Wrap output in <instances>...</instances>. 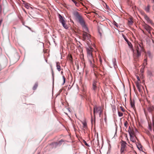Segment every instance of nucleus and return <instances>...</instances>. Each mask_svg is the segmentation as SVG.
Returning <instances> with one entry per match:
<instances>
[{
  "label": "nucleus",
  "instance_id": "obj_1",
  "mask_svg": "<svg viewBox=\"0 0 154 154\" xmlns=\"http://www.w3.org/2000/svg\"><path fill=\"white\" fill-rule=\"evenodd\" d=\"M136 48L137 51L136 53H134V57L137 60L139 57L141 55L140 51H144V48L143 47L142 44H137L136 45Z\"/></svg>",
  "mask_w": 154,
  "mask_h": 154
},
{
  "label": "nucleus",
  "instance_id": "obj_2",
  "mask_svg": "<svg viewBox=\"0 0 154 154\" xmlns=\"http://www.w3.org/2000/svg\"><path fill=\"white\" fill-rule=\"evenodd\" d=\"M121 153L122 154H125L126 152H129L128 147L126 146L127 143L123 140L121 141Z\"/></svg>",
  "mask_w": 154,
  "mask_h": 154
},
{
  "label": "nucleus",
  "instance_id": "obj_3",
  "mask_svg": "<svg viewBox=\"0 0 154 154\" xmlns=\"http://www.w3.org/2000/svg\"><path fill=\"white\" fill-rule=\"evenodd\" d=\"M93 48L91 47L87 48L88 57L91 63H92V60L94 61L92 52Z\"/></svg>",
  "mask_w": 154,
  "mask_h": 154
},
{
  "label": "nucleus",
  "instance_id": "obj_4",
  "mask_svg": "<svg viewBox=\"0 0 154 154\" xmlns=\"http://www.w3.org/2000/svg\"><path fill=\"white\" fill-rule=\"evenodd\" d=\"M59 20L65 29H68L70 26L69 22H68L66 20Z\"/></svg>",
  "mask_w": 154,
  "mask_h": 154
},
{
  "label": "nucleus",
  "instance_id": "obj_5",
  "mask_svg": "<svg viewBox=\"0 0 154 154\" xmlns=\"http://www.w3.org/2000/svg\"><path fill=\"white\" fill-rule=\"evenodd\" d=\"M82 36L83 40L85 41L87 40H89L90 38L91 35L90 34L87 33V32H83Z\"/></svg>",
  "mask_w": 154,
  "mask_h": 154
},
{
  "label": "nucleus",
  "instance_id": "obj_6",
  "mask_svg": "<svg viewBox=\"0 0 154 154\" xmlns=\"http://www.w3.org/2000/svg\"><path fill=\"white\" fill-rule=\"evenodd\" d=\"M73 14L75 18L77 19H82V18L81 15L77 11H74Z\"/></svg>",
  "mask_w": 154,
  "mask_h": 154
},
{
  "label": "nucleus",
  "instance_id": "obj_7",
  "mask_svg": "<svg viewBox=\"0 0 154 154\" xmlns=\"http://www.w3.org/2000/svg\"><path fill=\"white\" fill-rule=\"evenodd\" d=\"M93 109V113L94 116L95 113L99 112L101 110V108L97 106H94Z\"/></svg>",
  "mask_w": 154,
  "mask_h": 154
},
{
  "label": "nucleus",
  "instance_id": "obj_8",
  "mask_svg": "<svg viewBox=\"0 0 154 154\" xmlns=\"http://www.w3.org/2000/svg\"><path fill=\"white\" fill-rule=\"evenodd\" d=\"M7 63V59L5 57L3 58H0V64H6Z\"/></svg>",
  "mask_w": 154,
  "mask_h": 154
},
{
  "label": "nucleus",
  "instance_id": "obj_9",
  "mask_svg": "<svg viewBox=\"0 0 154 154\" xmlns=\"http://www.w3.org/2000/svg\"><path fill=\"white\" fill-rule=\"evenodd\" d=\"M154 110V107L153 106H150L148 108V111L151 113H152Z\"/></svg>",
  "mask_w": 154,
  "mask_h": 154
},
{
  "label": "nucleus",
  "instance_id": "obj_10",
  "mask_svg": "<svg viewBox=\"0 0 154 154\" xmlns=\"http://www.w3.org/2000/svg\"><path fill=\"white\" fill-rule=\"evenodd\" d=\"M136 85L138 91L140 92L141 90V85L138 82H137L136 83Z\"/></svg>",
  "mask_w": 154,
  "mask_h": 154
},
{
  "label": "nucleus",
  "instance_id": "obj_11",
  "mask_svg": "<svg viewBox=\"0 0 154 154\" xmlns=\"http://www.w3.org/2000/svg\"><path fill=\"white\" fill-rule=\"evenodd\" d=\"M97 82L96 81H94L93 84V88L94 91H95L97 88Z\"/></svg>",
  "mask_w": 154,
  "mask_h": 154
},
{
  "label": "nucleus",
  "instance_id": "obj_12",
  "mask_svg": "<svg viewBox=\"0 0 154 154\" xmlns=\"http://www.w3.org/2000/svg\"><path fill=\"white\" fill-rule=\"evenodd\" d=\"M79 22L82 26L85 25L84 20H79Z\"/></svg>",
  "mask_w": 154,
  "mask_h": 154
},
{
  "label": "nucleus",
  "instance_id": "obj_13",
  "mask_svg": "<svg viewBox=\"0 0 154 154\" xmlns=\"http://www.w3.org/2000/svg\"><path fill=\"white\" fill-rule=\"evenodd\" d=\"M56 66L57 69L59 71H60L61 70L60 66V63L59 62H57L56 63Z\"/></svg>",
  "mask_w": 154,
  "mask_h": 154
},
{
  "label": "nucleus",
  "instance_id": "obj_14",
  "mask_svg": "<svg viewBox=\"0 0 154 154\" xmlns=\"http://www.w3.org/2000/svg\"><path fill=\"white\" fill-rule=\"evenodd\" d=\"M82 123L83 125V128L85 129H86L87 128V125L86 122H82Z\"/></svg>",
  "mask_w": 154,
  "mask_h": 154
},
{
  "label": "nucleus",
  "instance_id": "obj_15",
  "mask_svg": "<svg viewBox=\"0 0 154 154\" xmlns=\"http://www.w3.org/2000/svg\"><path fill=\"white\" fill-rule=\"evenodd\" d=\"M82 27L84 32H86L88 31V29L86 25L82 26Z\"/></svg>",
  "mask_w": 154,
  "mask_h": 154
},
{
  "label": "nucleus",
  "instance_id": "obj_16",
  "mask_svg": "<svg viewBox=\"0 0 154 154\" xmlns=\"http://www.w3.org/2000/svg\"><path fill=\"white\" fill-rule=\"evenodd\" d=\"M147 59L146 58L143 60V66L145 67L147 65Z\"/></svg>",
  "mask_w": 154,
  "mask_h": 154
},
{
  "label": "nucleus",
  "instance_id": "obj_17",
  "mask_svg": "<svg viewBox=\"0 0 154 154\" xmlns=\"http://www.w3.org/2000/svg\"><path fill=\"white\" fill-rule=\"evenodd\" d=\"M134 137L135 136H131V137H130L131 140L134 143L136 141V140H135V139L134 138V137L135 138L136 137Z\"/></svg>",
  "mask_w": 154,
  "mask_h": 154
},
{
  "label": "nucleus",
  "instance_id": "obj_18",
  "mask_svg": "<svg viewBox=\"0 0 154 154\" xmlns=\"http://www.w3.org/2000/svg\"><path fill=\"white\" fill-rule=\"evenodd\" d=\"M145 29L149 32L150 31L151 27L148 26H146L145 27Z\"/></svg>",
  "mask_w": 154,
  "mask_h": 154
},
{
  "label": "nucleus",
  "instance_id": "obj_19",
  "mask_svg": "<svg viewBox=\"0 0 154 154\" xmlns=\"http://www.w3.org/2000/svg\"><path fill=\"white\" fill-rule=\"evenodd\" d=\"M129 132L130 137H131V136H135L134 135V132L133 131H129Z\"/></svg>",
  "mask_w": 154,
  "mask_h": 154
},
{
  "label": "nucleus",
  "instance_id": "obj_20",
  "mask_svg": "<svg viewBox=\"0 0 154 154\" xmlns=\"http://www.w3.org/2000/svg\"><path fill=\"white\" fill-rule=\"evenodd\" d=\"M133 21L132 20H128V23L129 25H131L132 24Z\"/></svg>",
  "mask_w": 154,
  "mask_h": 154
},
{
  "label": "nucleus",
  "instance_id": "obj_21",
  "mask_svg": "<svg viewBox=\"0 0 154 154\" xmlns=\"http://www.w3.org/2000/svg\"><path fill=\"white\" fill-rule=\"evenodd\" d=\"M130 103L131 107H132L133 108H134L135 107L134 102H133L132 101H131Z\"/></svg>",
  "mask_w": 154,
  "mask_h": 154
},
{
  "label": "nucleus",
  "instance_id": "obj_22",
  "mask_svg": "<svg viewBox=\"0 0 154 154\" xmlns=\"http://www.w3.org/2000/svg\"><path fill=\"white\" fill-rule=\"evenodd\" d=\"M145 10L147 12H149V6L148 5L145 8Z\"/></svg>",
  "mask_w": 154,
  "mask_h": 154
},
{
  "label": "nucleus",
  "instance_id": "obj_23",
  "mask_svg": "<svg viewBox=\"0 0 154 154\" xmlns=\"http://www.w3.org/2000/svg\"><path fill=\"white\" fill-rule=\"evenodd\" d=\"M151 53L150 51H147L146 53V56H149V57H150L151 56Z\"/></svg>",
  "mask_w": 154,
  "mask_h": 154
},
{
  "label": "nucleus",
  "instance_id": "obj_24",
  "mask_svg": "<svg viewBox=\"0 0 154 154\" xmlns=\"http://www.w3.org/2000/svg\"><path fill=\"white\" fill-rule=\"evenodd\" d=\"M38 87V84H35L33 87V89L34 90H35Z\"/></svg>",
  "mask_w": 154,
  "mask_h": 154
},
{
  "label": "nucleus",
  "instance_id": "obj_25",
  "mask_svg": "<svg viewBox=\"0 0 154 154\" xmlns=\"http://www.w3.org/2000/svg\"><path fill=\"white\" fill-rule=\"evenodd\" d=\"M25 6L26 8H27L28 9H29L30 8H31L28 3L25 4Z\"/></svg>",
  "mask_w": 154,
  "mask_h": 154
},
{
  "label": "nucleus",
  "instance_id": "obj_26",
  "mask_svg": "<svg viewBox=\"0 0 154 154\" xmlns=\"http://www.w3.org/2000/svg\"><path fill=\"white\" fill-rule=\"evenodd\" d=\"M137 146L138 149L140 150H141L142 149V147L140 145H137Z\"/></svg>",
  "mask_w": 154,
  "mask_h": 154
},
{
  "label": "nucleus",
  "instance_id": "obj_27",
  "mask_svg": "<svg viewBox=\"0 0 154 154\" xmlns=\"http://www.w3.org/2000/svg\"><path fill=\"white\" fill-rule=\"evenodd\" d=\"M123 115V113L119 111H118V116L119 117H122Z\"/></svg>",
  "mask_w": 154,
  "mask_h": 154
},
{
  "label": "nucleus",
  "instance_id": "obj_28",
  "mask_svg": "<svg viewBox=\"0 0 154 154\" xmlns=\"http://www.w3.org/2000/svg\"><path fill=\"white\" fill-rule=\"evenodd\" d=\"M147 21L148 23H151L152 25H154V23H153L152 20H146Z\"/></svg>",
  "mask_w": 154,
  "mask_h": 154
},
{
  "label": "nucleus",
  "instance_id": "obj_29",
  "mask_svg": "<svg viewBox=\"0 0 154 154\" xmlns=\"http://www.w3.org/2000/svg\"><path fill=\"white\" fill-rule=\"evenodd\" d=\"M124 125L127 128L128 124L127 121H125L124 122Z\"/></svg>",
  "mask_w": 154,
  "mask_h": 154
},
{
  "label": "nucleus",
  "instance_id": "obj_30",
  "mask_svg": "<svg viewBox=\"0 0 154 154\" xmlns=\"http://www.w3.org/2000/svg\"><path fill=\"white\" fill-rule=\"evenodd\" d=\"M152 123L153 127V129H154V116L152 117Z\"/></svg>",
  "mask_w": 154,
  "mask_h": 154
},
{
  "label": "nucleus",
  "instance_id": "obj_31",
  "mask_svg": "<svg viewBox=\"0 0 154 154\" xmlns=\"http://www.w3.org/2000/svg\"><path fill=\"white\" fill-rule=\"evenodd\" d=\"M63 84H64L65 82L66 78L64 76H63Z\"/></svg>",
  "mask_w": 154,
  "mask_h": 154
},
{
  "label": "nucleus",
  "instance_id": "obj_32",
  "mask_svg": "<svg viewBox=\"0 0 154 154\" xmlns=\"http://www.w3.org/2000/svg\"><path fill=\"white\" fill-rule=\"evenodd\" d=\"M113 111H115L116 110V107L115 106H113L112 107Z\"/></svg>",
  "mask_w": 154,
  "mask_h": 154
},
{
  "label": "nucleus",
  "instance_id": "obj_33",
  "mask_svg": "<svg viewBox=\"0 0 154 154\" xmlns=\"http://www.w3.org/2000/svg\"><path fill=\"white\" fill-rule=\"evenodd\" d=\"M75 5L77 7H78L79 6V2H77L75 3Z\"/></svg>",
  "mask_w": 154,
  "mask_h": 154
},
{
  "label": "nucleus",
  "instance_id": "obj_34",
  "mask_svg": "<svg viewBox=\"0 0 154 154\" xmlns=\"http://www.w3.org/2000/svg\"><path fill=\"white\" fill-rule=\"evenodd\" d=\"M63 142V141L62 140H61L60 141H59V143H57V142H56V143H54L55 144H57V145H58L59 144V143H60L61 142Z\"/></svg>",
  "mask_w": 154,
  "mask_h": 154
},
{
  "label": "nucleus",
  "instance_id": "obj_35",
  "mask_svg": "<svg viewBox=\"0 0 154 154\" xmlns=\"http://www.w3.org/2000/svg\"><path fill=\"white\" fill-rule=\"evenodd\" d=\"M113 23L117 27L118 26L117 23L114 21V20H113Z\"/></svg>",
  "mask_w": 154,
  "mask_h": 154
},
{
  "label": "nucleus",
  "instance_id": "obj_36",
  "mask_svg": "<svg viewBox=\"0 0 154 154\" xmlns=\"http://www.w3.org/2000/svg\"><path fill=\"white\" fill-rule=\"evenodd\" d=\"M58 17H59V19H63L61 15H60V14H58Z\"/></svg>",
  "mask_w": 154,
  "mask_h": 154
},
{
  "label": "nucleus",
  "instance_id": "obj_37",
  "mask_svg": "<svg viewBox=\"0 0 154 154\" xmlns=\"http://www.w3.org/2000/svg\"><path fill=\"white\" fill-rule=\"evenodd\" d=\"M149 128L150 130H152V126L150 124H149Z\"/></svg>",
  "mask_w": 154,
  "mask_h": 154
},
{
  "label": "nucleus",
  "instance_id": "obj_38",
  "mask_svg": "<svg viewBox=\"0 0 154 154\" xmlns=\"http://www.w3.org/2000/svg\"><path fill=\"white\" fill-rule=\"evenodd\" d=\"M123 36H123L125 40V41L126 42H128V40L125 37V36L124 35H123Z\"/></svg>",
  "mask_w": 154,
  "mask_h": 154
},
{
  "label": "nucleus",
  "instance_id": "obj_39",
  "mask_svg": "<svg viewBox=\"0 0 154 154\" xmlns=\"http://www.w3.org/2000/svg\"><path fill=\"white\" fill-rule=\"evenodd\" d=\"M120 108L122 111L123 112L125 111V110L124 109V108L120 106Z\"/></svg>",
  "mask_w": 154,
  "mask_h": 154
},
{
  "label": "nucleus",
  "instance_id": "obj_40",
  "mask_svg": "<svg viewBox=\"0 0 154 154\" xmlns=\"http://www.w3.org/2000/svg\"><path fill=\"white\" fill-rule=\"evenodd\" d=\"M85 145H86V146H89V145L86 143V142L85 141L84 142Z\"/></svg>",
  "mask_w": 154,
  "mask_h": 154
},
{
  "label": "nucleus",
  "instance_id": "obj_41",
  "mask_svg": "<svg viewBox=\"0 0 154 154\" xmlns=\"http://www.w3.org/2000/svg\"><path fill=\"white\" fill-rule=\"evenodd\" d=\"M72 56H70V57H69V60L70 61H72Z\"/></svg>",
  "mask_w": 154,
  "mask_h": 154
},
{
  "label": "nucleus",
  "instance_id": "obj_42",
  "mask_svg": "<svg viewBox=\"0 0 154 154\" xmlns=\"http://www.w3.org/2000/svg\"><path fill=\"white\" fill-rule=\"evenodd\" d=\"M144 18L145 19H148V17L146 15H145V17Z\"/></svg>",
  "mask_w": 154,
  "mask_h": 154
},
{
  "label": "nucleus",
  "instance_id": "obj_43",
  "mask_svg": "<svg viewBox=\"0 0 154 154\" xmlns=\"http://www.w3.org/2000/svg\"><path fill=\"white\" fill-rule=\"evenodd\" d=\"M99 112V114L100 116V115L102 113V111H101V110Z\"/></svg>",
  "mask_w": 154,
  "mask_h": 154
},
{
  "label": "nucleus",
  "instance_id": "obj_44",
  "mask_svg": "<svg viewBox=\"0 0 154 154\" xmlns=\"http://www.w3.org/2000/svg\"><path fill=\"white\" fill-rule=\"evenodd\" d=\"M128 44V45L130 46V45H131V43L129 42L128 41V42H127Z\"/></svg>",
  "mask_w": 154,
  "mask_h": 154
},
{
  "label": "nucleus",
  "instance_id": "obj_45",
  "mask_svg": "<svg viewBox=\"0 0 154 154\" xmlns=\"http://www.w3.org/2000/svg\"><path fill=\"white\" fill-rule=\"evenodd\" d=\"M137 79L138 81L140 80V78H139V77L138 76L137 77Z\"/></svg>",
  "mask_w": 154,
  "mask_h": 154
},
{
  "label": "nucleus",
  "instance_id": "obj_46",
  "mask_svg": "<svg viewBox=\"0 0 154 154\" xmlns=\"http://www.w3.org/2000/svg\"><path fill=\"white\" fill-rule=\"evenodd\" d=\"M72 1L75 4L76 2L75 0H72Z\"/></svg>",
  "mask_w": 154,
  "mask_h": 154
},
{
  "label": "nucleus",
  "instance_id": "obj_47",
  "mask_svg": "<svg viewBox=\"0 0 154 154\" xmlns=\"http://www.w3.org/2000/svg\"><path fill=\"white\" fill-rule=\"evenodd\" d=\"M106 7L107 8V9H109V8L108 6H107V5H106Z\"/></svg>",
  "mask_w": 154,
  "mask_h": 154
},
{
  "label": "nucleus",
  "instance_id": "obj_48",
  "mask_svg": "<svg viewBox=\"0 0 154 154\" xmlns=\"http://www.w3.org/2000/svg\"><path fill=\"white\" fill-rule=\"evenodd\" d=\"M92 66H93V67H95V65H94V64H93V65H92Z\"/></svg>",
  "mask_w": 154,
  "mask_h": 154
},
{
  "label": "nucleus",
  "instance_id": "obj_49",
  "mask_svg": "<svg viewBox=\"0 0 154 154\" xmlns=\"http://www.w3.org/2000/svg\"><path fill=\"white\" fill-rule=\"evenodd\" d=\"M91 111H92V109H91V116H92V112H91Z\"/></svg>",
  "mask_w": 154,
  "mask_h": 154
},
{
  "label": "nucleus",
  "instance_id": "obj_50",
  "mask_svg": "<svg viewBox=\"0 0 154 154\" xmlns=\"http://www.w3.org/2000/svg\"><path fill=\"white\" fill-rule=\"evenodd\" d=\"M152 2L153 3H154V0H152Z\"/></svg>",
  "mask_w": 154,
  "mask_h": 154
},
{
  "label": "nucleus",
  "instance_id": "obj_51",
  "mask_svg": "<svg viewBox=\"0 0 154 154\" xmlns=\"http://www.w3.org/2000/svg\"><path fill=\"white\" fill-rule=\"evenodd\" d=\"M51 69H52V73H53V70H52V66H51Z\"/></svg>",
  "mask_w": 154,
  "mask_h": 154
},
{
  "label": "nucleus",
  "instance_id": "obj_52",
  "mask_svg": "<svg viewBox=\"0 0 154 154\" xmlns=\"http://www.w3.org/2000/svg\"><path fill=\"white\" fill-rule=\"evenodd\" d=\"M100 61L101 62V59H100Z\"/></svg>",
  "mask_w": 154,
  "mask_h": 154
},
{
  "label": "nucleus",
  "instance_id": "obj_53",
  "mask_svg": "<svg viewBox=\"0 0 154 154\" xmlns=\"http://www.w3.org/2000/svg\"><path fill=\"white\" fill-rule=\"evenodd\" d=\"M70 21H71V22H72V20H71Z\"/></svg>",
  "mask_w": 154,
  "mask_h": 154
},
{
  "label": "nucleus",
  "instance_id": "obj_54",
  "mask_svg": "<svg viewBox=\"0 0 154 154\" xmlns=\"http://www.w3.org/2000/svg\"><path fill=\"white\" fill-rule=\"evenodd\" d=\"M63 73V72L62 71V72H61V73Z\"/></svg>",
  "mask_w": 154,
  "mask_h": 154
}]
</instances>
